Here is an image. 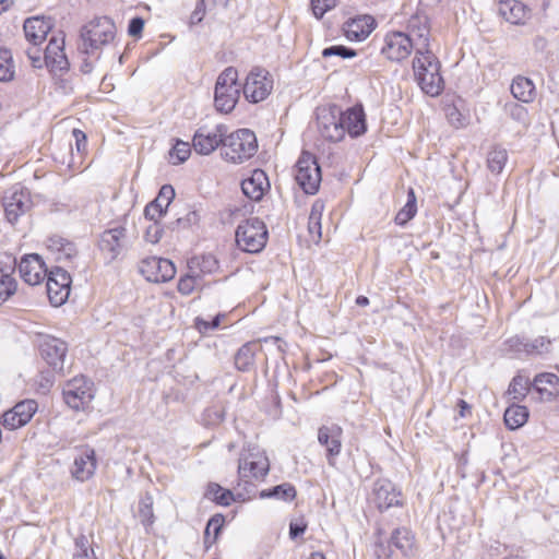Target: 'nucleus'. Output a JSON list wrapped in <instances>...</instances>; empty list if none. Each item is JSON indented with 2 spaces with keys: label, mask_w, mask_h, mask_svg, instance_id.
<instances>
[{
  "label": "nucleus",
  "mask_w": 559,
  "mask_h": 559,
  "mask_svg": "<svg viewBox=\"0 0 559 559\" xmlns=\"http://www.w3.org/2000/svg\"><path fill=\"white\" fill-rule=\"evenodd\" d=\"M17 290V281L11 274H0V306L9 300Z\"/></svg>",
  "instance_id": "48"
},
{
  "label": "nucleus",
  "mask_w": 559,
  "mask_h": 559,
  "mask_svg": "<svg viewBox=\"0 0 559 559\" xmlns=\"http://www.w3.org/2000/svg\"><path fill=\"white\" fill-rule=\"evenodd\" d=\"M126 237V228L117 226L103 233L100 238V248L107 250L112 255H116L122 246V240Z\"/></svg>",
  "instance_id": "38"
},
{
  "label": "nucleus",
  "mask_w": 559,
  "mask_h": 559,
  "mask_svg": "<svg viewBox=\"0 0 559 559\" xmlns=\"http://www.w3.org/2000/svg\"><path fill=\"white\" fill-rule=\"evenodd\" d=\"M273 76L260 67L252 68L242 83L245 98L251 104H258L266 99L273 91Z\"/></svg>",
  "instance_id": "8"
},
{
  "label": "nucleus",
  "mask_w": 559,
  "mask_h": 559,
  "mask_svg": "<svg viewBox=\"0 0 559 559\" xmlns=\"http://www.w3.org/2000/svg\"><path fill=\"white\" fill-rule=\"evenodd\" d=\"M413 49V38L408 34L389 31L383 35L380 55L389 62L401 63L411 57Z\"/></svg>",
  "instance_id": "9"
},
{
  "label": "nucleus",
  "mask_w": 559,
  "mask_h": 559,
  "mask_svg": "<svg viewBox=\"0 0 559 559\" xmlns=\"http://www.w3.org/2000/svg\"><path fill=\"white\" fill-rule=\"evenodd\" d=\"M67 353V344L59 338L50 337L40 344V355L53 368L62 367Z\"/></svg>",
  "instance_id": "29"
},
{
  "label": "nucleus",
  "mask_w": 559,
  "mask_h": 559,
  "mask_svg": "<svg viewBox=\"0 0 559 559\" xmlns=\"http://www.w3.org/2000/svg\"><path fill=\"white\" fill-rule=\"evenodd\" d=\"M20 277L31 286L40 285L49 271L44 259L37 253L24 254L17 263Z\"/></svg>",
  "instance_id": "15"
},
{
  "label": "nucleus",
  "mask_w": 559,
  "mask_h": 559,
  "mask_svg": "<svg viewBox=\"0 0 559 559\" xmlns=\"http://www.w3.org/2000/svg\"><path fill=\"white\" fill-rule=\"evenodd\" d=\"M403 557H414L416 554L415 535L407 527H396L392 531L386 542L374 543V556L377 559H391L395 552Z\"/></svg>",
  "instance_id": "6"
},
{
  "label": "nucleus",
  "mask_w": 559,
  "mask_h": 559,
  "mask_svg": "<svg viewBox=\"0 0 559 559\" xmlns=\"http://www.w3.org/2000/svg\"><path fill=\"white\" fill-rule=\"evenodd\" d=\"M269 239L265 224L259 218H249L241 222L235 233L237 247L248 253L261 252Z\"/></svg>",
  "instance_id": "5"
},
{
  "label": "nucleus",
  "mask_w": 559,
  "mask_h": 559,
  "mask_svg": "<svg viewBox=\"0 0 559 559\" xmlns=\"http://www.w3.org/2000/svg\"><path fill=\"white\" fill-rule=\"evenodd\" d=\"M356 55H357V52L354 49L347 48L343 45L331 46V47L325 48L322 51V56L324 58H328L330 56H340L342 58H353Z\"/></svg>",
  "instance_id": "56"
},
{
  "label": "nucleus",
  "mask_w": 559,
  "mask_h": 559,
  "mask_svg": "<svg viewBox=\"0 0 559 559\" xmlns=\"http://www.w3.org/2000/svg\"><path fill=\"white\" fill-rule=\"evenodd\" d=\"M308 528V522L304 515L292 519L289 522L288 535L292 540L301 537Z\"/></svg>",
  "instance_id": "53"
},
{
  "label": "nucleus",
  "mask_w": 559,
  "mask_h": 559,
  "mask_svg": "<svg viewBox=\"0 0 559 559\" xmlns=\"http://www.w3.org/2000/svg\"><path fill=\"white\" fill-rule=\"evenodd\" d=\"M13 4V0H0V14L10 9Z\"/></svg>",
  "instance_id": "61"
},
{
  "label": "nucleus",
  "mask_w": 559,
  "mask_h": 559,
  "mask_svg": "<svg viewBox=\"0 0 559 559\" xmlns=\"http://www.w3.org/2000/svg\"><path fill=\"white\" fill-rule=\"evenodd\" d=\"M27 56H28L31 63L34 68H41L44 60L39 56L38 51H33L32 49H29L27 51Z\"/></svg>",
  "instance_id": "59"
},
{
  "label": "nucleus",
  "mask_w": 559,
  "mask_h": 559,
  "mask_svg": "<svg viewBox=\"0 0 559 559\" xmlns=\"http://www.w3.org/2000/svg\"><path fill=\"white\" fill-rule=\"evenodd\" d=\"M417 214V199L413 188L407 191L406 204L396 213L394 223L399 226H405Z\"/></svg>",
  "instance_id": "43"
},
{
  "label": "nucleus",
  "mask_w": 559,
  "mask_h": 559,
  "mask_svg": "<svg viewBox=\"0 0 559 559\" xmlns=\"http://www.w3.org/2000/svg\"><path fill=\"white\" fill-rule=\"evenodd\" d=\"M204 497L222 507H229L236 501L234 492L230 489L223 488L217 483L207 484Z\"/></svg>",
  "instance_id": "41"
},
{
  "label": "nucleus",
  "mask_w": 559,
  "mask_h": 559,
  "mask_svg": "<svg viewBox=\"0 0 559 559\" xmlns=\"http://www.w3.org/2000/svg\"><path fill=\"white\" fill-rule=\"evenodd\" d=\"M139 516H140L141 523L145 527L153 525L154 520H155L154 512H153V498L148 493H146V496L140 500Z\"/></svg>",
  "instance_id": "49"
},
{
  "label": "nucleus",
  "mask_w": 559,
  "mask_h": 559,
  "mask_svg": "<svg viewBox=\"0 0 559 559\" xmlns=\"http://www.w3.org/2000/svg\"><path fill=\"white\" fill-rule=\"evenodd\" d=\"M191 154V146L188 142L177 141L169 153L173 164H181L186 162Z\"/></svg>",
  "instance_id": "52"
},
{
  "label": "nucleus",
  "mask_w": 559,
  "mask_h": 559,
  "mask_svg": "<svg viewBox=\"0 0 559 559\" xmlns=\"http://www.w3.org/2000/svg\"><path fill=\"white\" fill-rule=\"evenodd\" d=\"M229 0H199L190 15V24L201 23L206 15H215L219 9L226 8Z\"/></svg>",
  "instance_id": "34"
},
{
  "label": "nucleus",
  "mask_w": 559,
  "mask_h": 559,
  "mask_svg": "<svg viewBox=\"0 0 559 559\" xmlns=\"http://www.w3.org/2000/svg\"><path fill=\"white\" fill-rule=\"evenodd\" d=\"M175 198V190L170 185H164L157 197L144 209V216L148 221H160Z\"/></svg>",
  "instance_id": "26"
},
{
  "label": "nucleus",
  "mask_w": 559,
  "mask_h": 559,
  "mask_svg": "<svg viewBox=\"0 0 559 559\" xmlns=\"http://www.w3.org/2000/svg\"><path fill=\"white\" fill-rule=\"evenodd\" d=\"M510 92L512 96L521 103L531 104L537 97V91L534 82L524 75L513 78Z\"/></svg>",
  "instance_id": "30"
},
{
  "label": "nucleus",
  "mask_w": 559,
  "mask_h": 559,
  "mask_svg": "<svg viewBox=\"0 0 559 559\" xmlns=\"http://www.w3.org/2000/svg\"><path fill=\"white\" fill-rule=\"evenodd\" d=\"M4 213L10 223H14L32 207V199L27 190H14L3 201Z\"/></svg>",
  "instance_id": "21"
},
{
  "label": "nucleus",
  "mask_w": 559,
  "mask_h": 559,
  "mask_svg": "<svg viewBox=\"0 0 559 559\" xmlns=\"http://www.w3.org/2000/svg\"><path fill=\"white\" fill-rule=\"evenodd\" d=\"M316 126L318 134L326 142L338 143L345 139L340 106L335 104L321 106L317 109Z\"/></svg>",
  "instance_id": "7"
},
{
  "label": "nucleus",
  "mask_w": 559,
  "mask_h": 559,
  "mask_svg": "<svg viewBox=\"0 0 559 559\" xmlns=\"http://www.w3.org/2000/svg\"><path fill=\"white\" fill-rule=\"evenodd\" d=\"M254 365V350L251 343L242 345L235 355V366L239 371H248Z\"/></svg>",
  "instance_id": "46"
},
{
  "label": "nucleus",
  "mask_w": 559,
  "mask_h": 559,
  "mask_svg": "<svg viewBox=\"0 0 559 559\" xmlns=\"http://www.w3.org/2000/svg\"><path fill=\"white\" fill-rule=\"evenodd\" d=\"M117 37L115 22L107 16L91 20L81 29L82 48L87 55H95L114 44Z\"/></svg>",
  "instance_id": "2"
},
{
  "label": "nucleus",
  "mask_w": 559,
  "mask_h": 559,
  "mask_svg": "<svg viewBox=\"0 0 559 559\" xmlns=\"http://www.w3.org/2000/svg\"><path fill=\"white\" fill-rule=\"evenodd\" d=\"M373 501L380 512L402 506L401 491L391 480L378 479L373 484Z\"/></svg>",
  "instance_id": "20"
},
{
  "label": "nucleus",
  "mask_w": 559,
  "mask_h": 559,
  "mask_svg": "<svg viewBox=\"0 0 559 559\" xmlns=\"http://www.w3.org/2000/svg\"><path fill=\"white\" fill-rule=\"evenodd\" d=\"M227 317L226 313L216 314L212 321H207L202 317H197L193 322L194 329L201 334H207L209 332L219 328L221 322Z\"/></svg>",
  "instance_id": "50"
},
{
  "label": "nucleus",
  "mask_w": 559,
  "mask_h": 559,
  "mask_svg": "<svg viewBox=\"0 0 559 559\" xmlns=\"http://www.w3.org/2000/svg\"><path fill=\"white\" fill-rule=\"evenodd\" d=\"M52 21L45 16H32L25 20L23 29L27 41L34 46L43 44L52 29Z\"/></svg>",
  "instance_id": "25"
},
{
  "label": "nucleus",
  "mask_w": 559,
  "mask_h": 559,
  "mask_svg": "<svg viewBox=\"0 0 559 559\" xmlns=\"http://www.w3.org/2000/svg\"><path fill=\"white\" fill-rule=\"evenodd\" d=\"M15 74V64L9 49L0 48V81L9 82Z\"/></svg>",
  "instance_id": "47"
},
{
  "label": "nucleus",
  "mask_w": 559,
  "mask_h": 559,
  "mask_svg": "<svg viewBox=\"0 0 559 559\" xmlns=\"http://www.w3.org/2000/svg\"><path fill=\"white\" fill-rule=\"evenodd\" d=\"M325 205L321 200L313 202L308 219V233L310 240L314 243L320 242L322 239V227L321 219L324 212Z\"/></svg>",
  "instance_id": "35"
},
{
  "label": "nucleus",
  "mask_w": 559,
  "mask_h": 559,
  "mask_svg": "<svg viewBox=\"0 0 559 559\" xmlns=\"http://www.w3.org/2000/svg\"><path fill=\"white\" fill-rule=\"evenodd\" d=\"M443 111L448 122L455 129H462L468 126L469 117L468 114L463 112L456 103H445L443 105Z\"/></svg>",
  "instance_id": "44"
},
{
  "label": "nucleus",
  "mask_w": 559,
  "mask_h": 559,
  "mask_svg": "<svg viewBox=\"0 0 559 559\" xmlns=\"http://www.w3.org/2000/svg\"><path fill=\"white\" fill-rule=\"evenodd\" d=\"M225 524V516L222 513L212 515L205 525L203 533V544L205 550H209L215 544L222 534Z\"/></svg>",
  "instance_id": "37"
},
{
  "label": "nucleus",
  "mask_w": 559,
  "mask_h": 559,
  "mask_svg": "<svg viewBox=\"0 0 559 559\" xmlns=\"http://www.w3.org/2000/svg\"><path fill=\"white\" fill-rule=\"evenodd\" d=\"M145 22L142 17H133L128 25V35L139 39L142 37Z\"/></svg>",
  "instance_id": "57"
},
{
  "label": "nucleus",
  "mask_w": 559,
  "mask_h": 559,
  "mask_svg": "<svg viewBox=\"0 0 559 559\" xmlns=\"http://www.w3.org/2000/svg\"><path fill=\"white\" fill-rule=\"evenodd\" d=\"M258 151V141L253 131L239 129L224 138L222 157L231 164H241Z\"/></svg>",
  "instance_id": "3"
},
{
  "label": "nucleus",
  "mask_w": 559,
  "mask_h": 559,
  "mask_svg": "<svg viewBox=\"0 0 559 559\" xmlns=\"http://www.w3.org/2000/svg\"><path fill=\"white\" fill-rule=\"evenodd\" d=\"M259 496L262 499H276L285 502H292L297 496V490L293 484L282 483L261 490Z\"/></svg>",
  "instance_id": "39"
},
{
  "label": "nucleus",
  "mask_w": 559,
  "mask_h": 559,
  "mask_svg": "<svg viewBox=\"0 0 559 559\" xmlns=\"http://www.w3.org/2000/svg\"><path fill=\"white\" fill-rule=\"evenodd\" d=\"M504 559H525V558L523 556H520V555H514V556L506 557Z\"/></svg>",
  "instance_id": "64"
},
{
  "label": "nucleus",
  "mask_w": 559,
  "mask_h": 559,
  "mask_svg": "<svg viewBox=\"0 0 559 559\" xmlns=\"http://www.w3.org/2000/svg\"><path fill=\"white\" fill-rule=\"evenodd\" d=\"M44 63L50 71H61L68 68V59L64 53V37L60 33L52 35L45 49Z\"/></svg>",
  "instance_id": "22"
},
{
  "label": "nucleus",
  "mask_w": 559,
  "mask_h": 559,
  "mask_svg": "<svg viewBox=\"0 0 559 559\" xmlns=\"http://www.w3.org/2000/svg\"><path fill=\"white\" fill-rule=\"evenodd\" d=\"M456 405L459 408L460 417H466V416L471 415V413H472L471 406L465 400H462V399L459 400Z\"/></svg>",
  "instance_id": "60"
},
{
  "label": "nucleus",
  "mask_w": 559,
  "mask_h": 559,
  "mask_svg": "<svg viewBox=\"0 0 559 559\" xmlns=\"http://www.w3.org/2000/svg\"><path fill=\"white\" fill-rule=\"evenodd\" d=\"M240 97L238 84V71L234 67H227L219 73L214 90V106L222 114L231 112Z\"/></svg>",
  "instance_id": "4"
},
{
  "label": "nucleus",
  "mask_w": 559,
  "mask_h": 559,
  "mask_svg": "<svg viewBox=\"0 0 559 559\" xmlns=\"http://www.w3.org/2000/svg\"><path fill=\"white\" fill-rule=\"evenodd\" d=\"M64 403L75 412L85 411L94 399V384L85 377H74L63 388Z\"/></svg>",
  "instance_id": "10"
},
{
  "label": "nucleus",
  "mask_w": 559,
  "mask_h": 559,
  "mask_svg": "<svg viewBox=\"0 0 559 559\" xmlns=\"http://www.w3.org/2000/svg\"><path fill=\"white\" fill-rule=\"evenodd\" d=\"M498 12L502 19L512 24H523L531 16V10L519 0H501Z\"/></svg>",
  "instance_id": "28"
},
{
  "label": "nucleus",
  "mask_w": 559,
  "mask_h": 559,
  "mask_svg": "<svg viewBox=\"0 0 559 559\" xmlns=\"http://www.w3.org/2000/svg\"><path fill=\"white\" fill-rule=\"evenodd\" d=\"M296 181L309 194L318 191L321 182V169L317 158L309 152H302L296 164Z\"/></svg>",
  "instance_id": "11"
},
{
  "label": "nucleus",
  "mask_w": 559,
  "mask_h": 559,
  "mask_svg": "<svg viewBox=\"0 0 559 559\" xmlns=\"http://www.w3.org/2000/svg\"><path fill=\"white\" fill-rule=\"evenodd\" d=\"M378 27L377 19L369 13H359L346 19L342 25V33L349 41L366 40Z\"/></svg>",
  "instance_id": "14"
},
{
  "label": "nucleus",
  "mask_w": 559,
  "mask_h": 559,
  "mask_svg": "<svg viewBox=\"0 0 559 559\" xmlns=\"http://www.w3.org/2000/svg\"><path fill=\"white\" fill-rule=\"evenodd\" d=\"M187 269L195 274L203 283L211 284L210 276L219 271V262L212 253L199 254L190 258L187 262Z\"/></svg>",
  "instance_id": "24"
},
{
  "label": "nucleus",
  "mask_w": 559,
  "mask_h": 559,
  "mask_svg": "<svg viewBox=\"0 0 559 559\" xmlns=\"http://www.w3.org/2000/svg\"><path fill=\"white\" fill-rule=\"evenodd\" d=\"M530 393L533 396V379L531 380L526 374L518 372L509 383L507 394L512 400L523 401Z\"/></svg>",
  "instance_id": "32"
},
{
  "label": "nucleus",
  "mask_w": 559,
  "mask_h": 559,
  "mask_svg": "<svg viewBox=\"0 0 559 559\" xmlns=\"http://www.w3.org/2000/svg\"><path fill=\"white\" fill-rule=\"evenodd\" d=\"M74 546L73 559H96L94 550L91 548L90 542L85 535H79L74 540Z\"/></svg>",
  "instance_id": "51"
},
{
  "label": "nucleus",
  "mask_w": 559,
  "mask_h": 559,
  "mask_svg": "<svg viewBox=\"0 0 559 559\" xmlns=\"http://www.w3.org/2000/svg\"><path fill=\"white\" fill-rule=\"evenodd\" d=\"M226 127L218 124L213 129H199L192 139V146L200 155H210L224 143Z\"/></svg>",
  "instance_id": "17"
},
{
  "label": "nucleus",
  "mask_w": 559,
  "mask_h": 559,
  "mask_svg": "<svg viewBox=\"0 0 559 559\" xmlns=\"http://www.w3.org/2000/svg\"><path fill=\"white\" fill-rule=\"evenodd\" d=\"M97 456H75L71 475L79 481L90 479L96 469Z\"/></svg>",
  "instance_id": "36"
},
{
  "label": "nucleus",
  "mask_w": 559,
  "mask_h": 559,
  "mask_svg": "<svg viewBox=\"0 0 559 559\" xmlns=\"http://www.w3.org/2000/svg\"><path fill=\"white\" fill-rule=\"evenodd\" d=\"M559 397V377L554 372H539L533 378V400L554 403Z\"/></svg>",
  "instance_id": "16"
},
{
  "label": "nucleus",
  "mask_w": 559,
  "mask_h": 559,
  "mask_svg": "<svg viewBox=\"0 0 559 559\" xmlns=\"http://www.w3.org/2000/svg\"><path fill=\"white\" fill-rule=\"evenodd\" d=\"M337 4V0H310V8L317 19L333 10Z\"/></svg>",
  "instance_id": "54"
},
{
  "label": "nucleus",
  "mask_w": 559,
  "mask_h": 559,
  "mask_svg": "<svg viewBox=\"0 0 559 559\" xmlns=\"http://www.w3.org/2000/svg\"><path fill=\"white\" fill-rule=\"evenodd\" d=\"M151 224L146 227L144 233V239L150 243H157L164 233L163 226L160 225V221H150Z\"/></svg>",
  "instance_id": "55"
},
{
  "label": "nucleus",
  "mask_w": 559,
  "mask_h": 559,
  "mask_svg": "<svg viewBox=\"0 0 559 559\" xmlns=\"http://www.w3.org/2000/svg\"><path fill=\"white\" fill-rule=\"evenodd\" d=\"M46 290L49 302L53 307L62 306L69 298L72 278L62 267H52L46 276Z\"/></svg>",
  "instance_id": "12"
},
{
  "label": "nucleus",
  "mask_w": 559,
  "mask_h": 559,
  "mask_svg": "<svg viewBox=\"0 0 559 559\" xmlns=\"http://www.w3.org/2000/svg\"><path fill=\"white\" fill-rule=\"evenodd\" d=\"M340 116L345 135L355 139L367 132V116L361 104H355L345 110L340 108Z\"/></svg>",
  "instance_id": "19"
},
{
  "label": "nucleus",
  "mask_w": 559,
  "mask_h": 559,
  "mask_svg": "<svg viewBox=\"0 0 559 559\" xmlns=\"http://www.w3.org/2000/svg\"><path fill=\"white\" fill-rule=\"evenodd\" d=\"M177 292L188 297L193 294L201 293L204 288L209 287V283H203L195 274H192L189 269L181 274L177 281Z\"/></svg>",
  "instance_id": "33"
},
{
  "label": "nucleus",
  "mask_w": 559,
  "mask_h": 559,
  "mask_svg": "<svg viewBox=\"0 0 559 559\" xmlns=\"http://www.w3.org/2000/svg\"><path fill=\"white\" fill-rule=\"evenodd\" d=\"M242 192L252 201H261L270 191L271 183L266 173L262 169H254L250 176L241 182Z\"/></svg>",
  "instance_id": "23"
},
{
  "label": "nucleus",
  "mask_w": 559,
  "mask_h": 559,
  "mask_svg": "<svg viewBox=\"0 0 559 559\" xmlns=\"http://www.w3.org/2000/svg\"><path fill=\"white\" fill-rule=\"evenodd\" d=\"M250 456H243L239 459L238 464V476L245 483L248 478L262 479L264 478L270 469L269 456H260L261 460L254 461L249 460Z\"/></svg>",
  "instance_id": "27"
},
{
  "label": "nucleus",
  "mask_w": 559,
  "mask_h": 559,
  "mask_svg": "<svg viewBox=\"0 0 559 559\" xmlns=\"http://www.w3.org/2000/svg\"><path fill=\"white\" fill-rule=\"evenodd\" d=\"M38 404L35 400H24L2 415V426L14 430L26 425L36 414Z\"/></svg>",
  "instance_id": "18"
},
{
  "label": "nucleus",
  "mask_w": 559,
  "mask_h": 559,
  "mask_svg": "<svg viewBox=\"0 0 559 559\" xmlns=\"http://www.w3.org/2000/svg\"><path fill=\"white\" fill-rule=\"evenodd\" d=\"M528 416L526 406L512 404L504 411L503 419L509 429L515 430L527 423Z\"/></svg>",
  "instance_id": "40"
},
{
  "label": "nucleus",
  "mask_w": 559,
  "mask_h": 559,
  "mask_svg": "<svg viewBox=\"0 0 559 559\" xmlns=\"http://www.w3.org/2000/svg\"><path fill=\"white\" fill-rule=\"evenodd\" d=\"M441 61L430 49H418L412 61L413 74L421 92L428 96H439L445 82L441 73Z\"/></svg>",
  "instance_id": "1"
},
{
  "label": "nucleus",
  "mask_w": 559,
  "mask_h": 559,
  "mask_svg": "<svg viewBox=\"0 0 559 559\" xmlns=\"http://www.w3.org/2000/svg\"><path fill=\"white\" fill-rule=\"evenodd\" d=\"M356 304L360 307H366L369 305V299L366 296H358L356 298Z\"/></svg>",
  "instance_id": "62"
},
{
  "label": "nucleus",
  "mask_w": 559,
  "mask_h": 559,
  "mask_svg": "<svg viewBox=\"0 0 559 559\" xmlns=\"http://www.w3.org/2000/svg\"><path fill=\"white\" fill-rule=\"evenodd\" d=\"M312 554H313L314 559H317V558H319V559H328L326 556L323 552H321V551H314Z\"/></svg>",
  "instance_id": "63"
},
{
  "label": "nucleus",
  "mask_w": 559,
  "mask_h": 559,
  "mask_svg": "<svg viewBox=\"0 0 559 559\" xmlns=\"http://www.w3.org/2000/svg\"><path fill=\"white\" fill-rule=\"evenodd\" d=\"M141 275L151 283L160 284L171 281L176 276V265L166 258L147 257L139 264Z\"/></svg>",
  "instance_id": "13"
},
{
  "label": "nucleus",
  "mask_w": 559,
  "mask_h": 559,
  "mask_svg": "<svg viewBox=\"0 0 559 559\" xmlns=\"http://www.w3.org/2000/svg\"><path fill=\"white\" fill-rule=\"evenodd\" d=\"M409 36L423 41L425 45L428 44L430 36V25L428 19L421 15H414L408 21Z\"/></svg>",
  "instance_id": "42"
},
{
  "label": "nucleus",
  "mask_w": 559,
  "mask_h": 559,
  "mask_svg": "<svg viewBox=\"0 0 559 559\" xmlns=\"http://www.w3.org/2000/svg\"><path fill=\"white\" fill-rule=\"evenodd\" d=\"M72 135L75 140V148L79 154L86 155L87 153V136L84 131L80 129H73Z\"/></svg>",
  "instance_id": "58"
},
{
  "label": "nucleus",
  "mask_w": 559,
  "mask_h": 559,
  "mask_svg": "<svg viewBox=\"0 0 559 559\" xmlns=\"http://www.w3.org/2000/svg\"><path fill=\"white\" fill-rule=\"evenodd\" d=\"M343 430L337 425L322 426L318 431L319 442L326 448L329 454H338Z\"/></svg>",
  "instance_id": "31"
},
{
  "label": "nucleus",
  "mask_w": 559,
  "mask_h": 559,
  "mask_svg": "<svg viewBox=\"0 0 559 559\" xmlns=\"http://www.w3.org/2000/svg\"><path fill=\"white\" fill-rule=\"evenodd\" d=\"M507 162L508 152L503 147L495 146L487 154V167L492 174H501Z\"/></svg>",
  "instance_id": "45"
}]
</instances>
